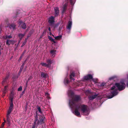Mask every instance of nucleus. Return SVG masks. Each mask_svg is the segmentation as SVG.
I'll list each match as a JSON object with an SVG mask.
<instances>
[{
    "instance_id": "4c0bfd02",
    "label": "nucleus",
    "mask_w": 128,
    "mask_h": 128,
    "mask_svg": "<svg viewBox=\"0 0 128 128\" xmlns=\"http://www.w3.org/2000/svg\"><path fill=\"white\" fill-rule=\"evenodd\" d=\"M22 86H20L18 89V91H20L22 90Z\"/></svg>"
},
{
    "instance_id": "cd10ccee",
    "label": "nucleus",
    "mask_w": 128,
    "mask_h": 128,
    "mask_svg": "<svg viewBox=\"0 0 128 128\" xmlns=\"http://www.w3.org/2000/svg\"><path fill=\"white\" fill-rule=\"evenodd\" d=\"M13 94H12V93H11V94L10 95V99L11 101V103L10 104H11L12 103H13Z\"/></svg>"
},
{
    "instance_id": "13d9d810",
    "label": "nucleus",
    "mask_w": 128,
    "mask_h": 128,
    "mask_svg": "<svg viewBox=\"0 0 128 128\" xmlns=\"http://www.w3.org/2000/svg\"><path fill=\"white\" fill-rule=\"evenodd\" d=\"M0 32H1V31H0Z\"/></svg>"
},
{
    "instance_id": "4be33fe9",
    "label": "nucleus",
    "mask_w": 128,
    "mask_h": 128,
    "mask_svg": "<svg viewBox=\"0 0 128 128\" xmlns=\"http://www.w3.org/2000/svg\"><path fill=\"white\" fill-rule=\"evenodd\" d=\"M41 76L42 78H45L48 75L46 73L42 72H41Z\"/></svg>"
},
{
    "instance_id": "b1692460",
    "label": "nucleus",
    "mask_w": 128,
    "mask_h": 128,
    "mask_svg": "<svg viewBox=\"0 0 128 128\" xmlns=\"http://www.w3.org/2000/svg\"><path fill=\"white\" fill-rule=\"evenodd\" d=\"M40 65L42 66L48 68H49V66L48 65L47 63L45 62H42L40 63Z\"/></svg>"
},
{
    "instance_id": "2eb2a0df",
    "label": "nucleus",
    "mask_w": 128,
    "mask_h": 128,
    "mask_svg": "<svg viewBox=\"0 0 128 128\" xmlns=\"http://www.w3.org/2000/svg\"><path fill=\"white\" fill-rule=\"evenodd\" d=\"M50 54L52 58H54L55 56L56 52V50L53 49L52 50L50 51Z\"/></svg>"
},
{
    "instance_id": "37998d69",
    "label": "nucleus",
    "mask_w": 128,
    "mask_h": 128,
    "mask_svg": "<svg viewBox=\"0 0 128 128\" xmlns=\"http://www.w3.org/2000/svg\"><path fill=\"white\" fill-rule=\"evenodd\" d=\"M127 78L128 79V74L127 76ZM126 86L127 87H128V82L126 84Z\"/></svg>"
},
{
    "instance_id": "f8f14e48",
    "label": "nucleus",
    "mask_w": 128,
    "mask_h": 128,
    "mask_svg": "<svg viewBox=\"0 0 128 128\" xmlns=\"http://www.w3.org/2000/svg\"><path fill=\"white\" fill-rule=\"evenodd\" d=\"M75 74L74 71L70 72V78L71 80L74 81L75 80Z\"/></svg>"
},
{
    "instance_id": "7ed1b4c3",
    "label": "nucleus",
    "mask_w": 128,
    "mask_h": 128,
    "mask_svg": "<svg viewBox=\"0 0 128 128\" xmlns=\"http://www.w3.org/2000/svg\"><path fill=\"white\" fill-rule=\"evenodd\" d=\"M68 94L69 98V105L71 109L78 104L77 102L80 100L81 98L79 95H75L70 89L68 90Z\"/></svg>"
},
{
    "instance_id": "f3484780",
    "label": "nucleus",
    "mask_w": 128,
    "mask_h": 128,
    "mask_svg": "<svg viewBox=\"0 0 128 128\" xmlns=\"http://www.w3.org/2000/svg\"><path fill=\"white\" fill-rule=\"evenodd\" d=\"M13 106V104L12 103L10 104V106L8 110V111L7 114H10L12 110Z\"/></svg>"
},
{
    "instance_id": "423d86ee",
    "label": "nucleus",
    "mask_w": 128,
    "mask_h": 128,
    "mask_svg": "<svg viewBox=\"0 0 128 128\" xmlns=\"http://www.w3.org/2000/svg\"><path fill=\"white\" fill-rule=\"evenodd\" d=\"M55 17L53 16H51L48 18V22L49 26L51 27H55Z\"/></svg>"
},
{
    "instance_id": "6ab92c4d",
    "label": "nucleus",
    "mask_w": 128,
    "mask_h": 128,
    "mask_svg": "<svg viewBox=\"0 0 128 128\" xmlns=\"http://www.w3.org/2000/svg\"><path fill=\"white\" fill-rule=\"evenodd\" d=\"M67 6L68 4L67 3H66L64 5L62 9V14H63L66 11Z\"/></svg>"
},
{
    "instance_id": "412c9836",
    "label": "nucleus",
    "mask_w": 128,
    "mask_h": 128,
    "mask_svg": "<svg viewBox=\"0 0 128 128\" xmlns=\"http://www.w3.org/2000/svg\"><path fill=\"white\" fill-rule=\"evenodd\" d=\"M69 2H70L71 5V8H72L73 6L76 2V0H67Z\"/></svg>"
},
{
    "instance_id": "7c9ffc66",
    "label": "nucleus",
    "mask_w": 128,
    "mask_h": 128,
    "mask_svg": "<svg viewBox=\"0 0 128 128\" xmlns=\"http://www.w3.org/2000/svg\"><path fill=\"white\" fill-rule=\"evenodd\" d=\"M48 39L52 42H53L54 43H56V42L54 40V39L50 36H48Z\"/></svg>"
},
{
    "instance_id": "49530a36",
    "label": "nucleus",
    "mask_w": 128,
    "mask_h": 128,
    "mask_svg": "<svg viewBox=\"0 0 128 128\" xmlns=\"http://www.w3.org/2000/svg\"><path fill=\"white\" fill-rule=\"evenodd\" d=\"M48 30L50 31H51L50 28V27H49L48 28Z\"/></svg>"
},
{
    "instance_id": "c756f323",
    "label": "nucleus",
    "mask_w": 128,
    "mask_h": 128,
    "mask_svg": "<svg viewBox=\"0 0 128 128\" xmlns=\"http://www.w3.org/2000/svg\"><path fill=\"white\" fill-rule=\"evenodd\" d=\"M29 37V36H28L27 38H26L25 40L24 41L23 43L22 44V46H21V47H22L23 46L26 44V42H27V39H28Z\"/></svg>"
},
{
    "instance_id": "6e6d98bb",
    "label": "nucleus",
    "mask_w": 128,
    "mask_h": 128,
    "mask_svg": "<svg viewBox=\"0 0 128 128\" xmlns=\"http://www.w3.org/2000/svg\"><path fill=\"white\" fill-rule=\"evenodd\" d=\"M1 54V53L0 52V55Z\"/></svg>"
},
{
    "instance_id": "8fccbe9b",
    "label": "nucleus",
    "mask_w": 128,
    "mask_h": 128,
    "mask_svg": "<svg viewBox=\"0 0 128 128\" xmlns=\"http://www.w3.org/2000/svg\"><path fill=\"white\" fill-rule=\"evenodd\" d=\"M50 35H52V34L51 33V32H50Z\"/></svg>"
},
{
    "instance_id": "bb28decb",
    "label": "nucleus",
    "mask_w": 128,
    "mask_h": 128,
    "mask_svg": "<svg viewBox=\"0 0 128 128\" xmlns=\"http://www.w3.org/2000/svg\"><path fill=\"white\" fill-rule=\"evenodd\" d=\"M25 34H22L21 33L19 34H18V36L20 40H21V39L24 37Z\"/></svg>"
},
{
    "instance_id": "2f4dec72",
    "label": "nucleus",
    "mask_w": 128,
    "mask_h": 128,
    "mask_svg": "<svg viewBox=\"0 0 128 128\" xmlns=\"http://www.w3.org/2000/svg\"><path fill=\"white\" fill-rule=\"evenodd\" d=\"M8 76H6V77L5 78L4 80H3L2 81V84L3 85H4V83L6 82V80L8 78Z\"/></svg>"
},
{
    "instance_id": "a878e982",
    "label": "nucleus",
    "mask_w": 128,
    "mask_h": 128,
    "mask_svg": "<svg viewBox=\"0 0 128 128\" xmlns=\"http://www.w3.org/2000/svg\"><path fill=\"white\" fill-rule=\"evenodd\" d=\"M85 92L87 96L88 95H90L92 93L91 92V90H86L85 91Z\"/></svg>"
},
{
    "instance_id": "c9c22d12",
    "label": "nucleus",
    "mask_w": 128,
    "mask_h": 128,
    "mask_svg": "<svg viewBox=\"0 0 128 128\" xmlns=\"http://www.w3.org/2000/svg\"><path fill=\"white\" fill-rule=\"evenodd\" d=\"M92 80L95 83H96L98 82V80L97 78L92 79Z\"/></svg>"
},
{
    "instance_id": "9d476101",
    "label": "nucleus",
    "mask_w": 128,
    "mask_h": 128,
    "mask_svg": "<svg viewBox=\"0 0 128 128\" xmlns=\"http://www.w3.org/2000/svg\"><path fill=\"white\" fill-rule=\"evenodd\" d=\"M16 25L15 23H13L8 24V26L11 30H15L16 29Z\"/></svg>"
},
{
    "instance_id": "ddd939ff",
    "label": "nucleus",
    "mask_w": 128,
    "mask_h": 128,
    "mask_svg": "<svg viewBox=\"0 0 128 128\" xmlns=\"http://www.w3.org/2000/svg\"><path fill=\"white\" fill-rule=\"evenodd\" d=\"M46 62L48 65L49 66V68H50L51 64L54 62V60H51V59H48L46 60Z\"/></svg>"
},
{
    "instance_id": "09e8293b",
    "label": "nucleus",
    "mask_w": 128,
    "mask_h": 128,
    "mask_svg": "<svg viewBox=\"0 0 128 128\" xmlns=\"http://www.w3.org/2000/svg\"><path fill=\"white\" fill-rule=\"evenodd\" d=\"M22 56H21L20 57V58H19V60H21V58H22Z\"/></svg>"
},
{
    "instance_id": "9b49d317",
    "label": "nucleus",
    "mask_w": 128,
    "mask_h": 128,
    "mask_svg": "<svg viewBox=\"0 0 128 128\" xmlns=\"http://www.w3.org/2000/svg\"><path fill=\"white\" fill-rule=\"evenodd\" d=\"M18 24L19 26H21L20 27L23 29H25L26 28V24L23 22L22 21L20 20L18 21Z\"/></svg>"
},
{
    "instance_id": "0eeeda50",
    "label": "nucleus",
    "mask_w": 128,
    "mask_h": 128,
    "mask_svg": "<svg viewBox=\"0 0 128 128\" xmlns=\"http://www.w3.org/2000/svg\"><path fill=\"white\" fill-rule=\"evenodd\" d=\"M72 21L71 19H70L67 25L66 28L67 30V32L69 33L70 32L72 25Z\"/></svg>"
},
{
    "instance_id": "39448f33",
    "label": "nucleus",
    "mask_w": 128,
    "mask_h": 128,
    "mask_svg": "<svg viewBox=\"0 0 128 128\" xmlns=\"http://www.w3.org/2000/svg\"><path fill=\"white\" fill-rule=\"evenodd\" d=\"M92 76L90 74H88L87 76H84L83 78V80L80 81H76L74 83V87H77V86H80L85 82V80H88L92 78Z\"/></svg>"
},
{
    "instance_id": "603ef678",
    "label": "nucleus",
    "mask_w": 128,
    "mask_h": 128,
    "mask_svg": "<svg viewBox=\"0 0 128 128\" xmlns=\"http://www.w3.org/2000/svg\"><path fill=\"white\" fill-rule=\"evenodd\" d=\"M52 35V36H53V37H54L55 38V36H54V35Z\"/></svg>"
},
{
    "instance_id": "4468645a",
    "label": "nucleus",
    "mask_w": 128,
    "mask_h": 128,
    "mask_svg": "<svg viewBox=\"0 0 128 128\" xmlns=\"http://www.w3.org/2000/svg\"><path fill=\"white\" fill-rule=\"evenodd\" d=\"M14 42H15L13 40L7 39L6 42V44L7 45L9 46L11 44H14Z\"/></svg>"
},
{
    "instance_id": "3c124183",
    "label": "nucleus",
    "mask_w": 128,
    "mask_h": 128,
    "mask_svg": "<svg viewBox=\"0 0 128 128\" xmlns=\"http://www.w3.org/2000/svg\"><path fill=\"white\" fill-rule=\"evenodd\" d=\"M20 40H19V41H18V44H19L20 42Z\"/></svg>"
},
{
    "instance_id": "4d7b16f0",
    "label": "nucleus",
    "mask_w": 128,
    "mask_h": 128,
    "mask_svg": "<svg viewBox=\"0 0 128 128\" xmlns=\"http://www.w3.org/2000/svg\"><path fill=\"white\" fill-rule=\"evenodd\" d=\"M27 83H26V84L27 85Z\"/></svg>"
},
{
    "instance_id": "20e7f679",
    "label": "nucleus",
    "mask_w": 128,
    "mask_h": 128,
    "mask_svg": "<svg viewBox=\"0 0 128 128\" xmlns=\"http://www.w3.org/2000/svg\"><path fill=\"white\" fill-rule=\"evenodd\" d=\"M36 116L34 122L31 128H37L39 125L41 124L44 123L45 117L44 116H40L36 112Z\"/></svg>"
},
{
    "instance_id": "79ce46f5",
    "label": "nucleus",
    "mask_w": 128,
    "mask_h": 128,
    "mask_svg": "<svg viewBox=\"0 0 128 128\" xmlns=\"http://www.w3.org/2000/svg\"><path fill=\"white\" fill-rule=\"evenodd\" d=\"M32 77L30 76L29 78H28V80H30L32 79Z\"/></svg>"
},
{
    "instance_id": "5fc2aeb1",
    "label": "nucleus",
    "mask_w": 128,
    "mask_h": 128,
    "mask_svg": "<svg viewBox=\"0 0 128 128\" xmlns=\"http://www.w3.org/2000/svg\"><path fill=\"white\" fill-rule=\"evenodd\" d=\"M28 30H26V31H27Z\"/></svg>"
},
{
    "instance_id": "f03ea898",
    "label": "nucleus",
    "mask_w": 128,
    "mask_h": 128,
    "mask_svg": "<svg viewBox=\"0 0 128 128\" xmlns=\"http://www.w3.org/2000/svg\"><path fill=\"white\" fill-rule=\"evenodd\" d=\"M71 110L74 114L79 117L81 116L80 112L84 116H88L89 114L88 106L84 104H78Z\"/></svg>"
},
{
    "instance_id": "a18cd8bd",
    "label": "nucleus",
    "mask_w": 128,
    "mask_h": 128,
    "mask_svg": "<svg viewBox=\"0 0 128 128\" xmlns=\"http://www.w3.org/2000/svg\"><path fill=\"white\" fill-rule=\"evenodd\" d=\"M22 69H21V68H20V70L19 72V73L20 74L21 73V72H22Z\"/></svg>"
},
{
    "instance_id": "f257e3e1",
    "label": "nucleus",
    "mask_w": 128,
    "mask_h": 128,
    "mask_svg": "<svg viewBox=\"0 0 128 128\" xmlns=\"http://www.w3.org/2000/svg\"><path fill=\"white\" fill-rule=\"evenodd\" d=\"M111 90L110 93L107 94L106 96L108 98H111L116 96L118 93L117 88L119 91H121L125 89L126 85L124 82L122 81L119 83H116L114 84H112L110 85Z\"/></svg>"
},
{
    "instance_id": "f704fd0d",
    "label": "nucleus",
    "mask_w": 128,
    "mask_h": 128,
    "mask_svg": "<svg viewBox=\"0 0 128 128\" xmlns=\"http://www.w3.org/2000/svg\"><path fill=\"white\" fill-rule=\"evenodd\" d=\"M37 109L40 114H42V110L40 107L38 106Z\"/></svg>"
},
{
    "instance_id": "aec40b11",
    "label": "nucleus",
    "mask_w": 128,
    "mask_h": 128,
    "mask_svg": "<svg viewBox=\"0 0 128 128\" xmlns=\"http://www.w3.org/2000/svg\"><path fill=\"white\" fill-rule=\"evenodd\" d=\"M11 117L10 114H7L6 116L7 123L9 125H10V123Z\"/></svg>"
},
{
    "instance_id": "72a5a7b5",
    "label": "nucleus",
    "mask_w": 128,
    "mask_h": 128,
    "mask_svg": "<svg viewBox=\"0 0 128 128\" xmlns=\"http://www.w3.org/2000/svg\"><path fill=\"white\" fill-rule=\"evenodd\" d=\"M45 96H46L48 99V100L50 99V98L49 96L50 94H48V92H45Z\"/></svg>"
},
{
    "instance_id": "1a4fd4ad",
    "label": "nucleus",
    "mask_w": 128,
    "mask_h": 128,
    "mask_svg": "<svg viewBox=\"0 0 128 128\" xmlns=\"http://www.w3.org/2000/svg\"><path fill=\"white\" fill-rule=\"evenodd\" d=\"M98 95V94L96 93H92L88 97L89 99L90 100L94 99L96 98Z\"/></svg>"
},
{
    "instance_id": "dca6fc26",
    "label": "nucleus",
    "mask_w": 128,
    "mask_h": 128,
    "mask_svg": "<svg viewBox=\"0 0 128 128\" xmlns=\"http://www.w3.org/2000/svg\"><path fill=\"white\" fill-rule=\"evenodd\" d=\"M54 15L56 16H57L59 14V8L58 7H56L54 8Z\"/></svg>"
},
{
    "instance_id": "5701e85b",
    "label": "nucleus",
    "mask_w": 128,
    "mask_h": 128,
    "mask_svg": "<svg viewBox=\"0 0 128 128\" xmlns=\"http://www.w3.org/2000/svg\"><path fill=\"white\" fill-rule=\"evenodd\" d=\"M7 86H5L4 89L3 91L2 97H4V96L5 94L6 93L7 91Z\"/></svg>"
},
{
    "instance_id": "e433bc0d",
    "label": "nucleus",
    "mask_w": 128,
    "mask_h": 128,
    "mask_svg": "<svg viewBox=\"0 0 128 128\" xmlns=\"http://www.w3.org/2000/svg\"><path fill=\"white\" fill-rule=\"evenodd\" d=\"M12 38V36L10 35H6V38Z\"/></svg>"
},
{
    "instance_id": "58836bf2",
    "label": "nucleus",
    "mask_w": 128,
    "mask_h": 128,
    "mask_svg": "<svg viewBox=\"0 0 128 128\" xmlns=\"http://www.w3.org/2000/svg\"><path fill=\"white\" fill-rule=\"evenodd\" d=\"M4 125V122H3L0 128H3Z\"/></svg>"
},
{
    "instance_id": "473e14b6",
    "label": "nucleus",
    "mask_w": 128,
    "mask_h": 128,
    "mask_svg": "<svg viewBox=\"0 0 128 128\" xmlns=\"http://www.w3.org/2000/svg\"><path fill=\"white\" fill-rule=\"evenodd\" d=\"M62 36L61 35L55 36V38L56 40H60L62 38Z\"/></svg>"
},
{
    "instance_id": "393cba45",
    "label": "nucleus",
    "mask_w": 128,
    "mask_h": 128,
    "mask_svg": "<svg viewBox=\"0 0 128 128\" xmlns=\"http://www.w3.org/2000/svg\"><path fill=\"white\" fill-rule=\"evenodd\" d=\"M70 82L68 79L66 77L64 79V83L65 84L67 85Z\"/></svg>"
},
{
    "instance_id": "c03bdc74",
    "label": "nucleus",
    "mask_w": 128,
    "mask_h": 128,
    "mask_svg": "<svg viewBox=\"0 0 128 128\" xmlns=\"http://www.w3.org/2000/svg\"><path fill=\"white\" fill-rule=\"evenodd\" d=\"M24 92H25L24 90L22 92V93L21 94V95H22L24 94Z\"/></svg>"
},
{
    "instance_id": "ea45409f",
    "label": "nucleus",
    "mask_w": 128,
    "mask_h": 128,
    "mask_svg": "<svg viewBox=\"0 0 128 128\" xmlns=\"http://www.w3.org/2000/svg\"><path fill=\"white\" fill-rule=\"evenodd\" d=\"M24 65V63H23V64L22 65L20 68H21L22 69L23 68Z\"/></svg>"
},
{
    "instance_id": "6e6552de",
    "label": "nucleus",
    "mask_w": 128,
    "mask_h": 128,
    "mask_svg": "<svg viewBox=\"0 0 128 128\" xmlns=\"http://www.w3.org/2000/svg\"><path fill=\"white\" fill-rule=\"evenodd\" d=\"M107 83L104 82H102L98 84V87L99 89L102 90L104 88H106L107 86Z\"/></svg>"
},
{
    "instance_id": "c85d7f7f",
    "label": "nucleus",
    "mask_w": 128,
    "mask_h": 128,
    "mask_svg": "<svg viewBox=\"0 0 128 128\" xmlns=\"http://www.w3.org/2000/svg\"><path fill=\"white\" fill-rule=\"evenodd\" d=\"M116 78L115 76H113L109 78L108 79V82L110 81L111 80H113Z\"/></svg>"
},
{
    "instance_id": "a19ab883",
    "label": "nucleus",
    "mask_w": 128,
    "mask_h": 128,
    "mask_svg": "<svg viewBox=\"0 0 128 128\" xmlns=\"http://www.w3.org/2000/svg\"><path fill=\"white\" fill-rule=\"evenodd\" d=\"M70 69V67L69 66H67L66 68V69L67 70H68Z\"/></svg>"
},
{
    "instance_id": "864d4df0",
    "label": "nucleus",
    "mask_w": 128,
    "mask_h": 128,
    "mask_svg": "<svg viewBox=\"0 0 128 128\" xmlns=\"http://www.w3.org/2000/svg\"><path fill=\"white\" fill-rule=\"evenodd\" d=\"M52 35V36H53V37H54L55 38V36H54V35Z\"/></svg>"
},
{
    "instance_id": "a211bd4d",
    "label": "nucleus",
    "mask_w": 128,
    "mask_h": 128,
    "mask_svg": "<svg viewBox=\"0 0 128 128\" xmlns=\"http://www.w3.org/2000/svg\"><path fill=\"white\" fill-rule=\"evenodd\" d=\"M13 106V104L12 103L10 104V106L8 110V111L7 114H10L12 110Z\"/></svg>"
},
{
    "instance_id": "de8ad7c7",
    "label": "nucleus",
    "mask_w": 128,
    "mask_h": 128,
    "mask_svg": "<svg viewBox=\"0 0 128 128\" xmlns=\"http://www.w3.org/2000/svg\"><path fill=\"white\" fill-rule=\"evenodd\" d=\"M4 123H5V122H6V121L4 119Z\"/></svg>"
}]
</instances>
